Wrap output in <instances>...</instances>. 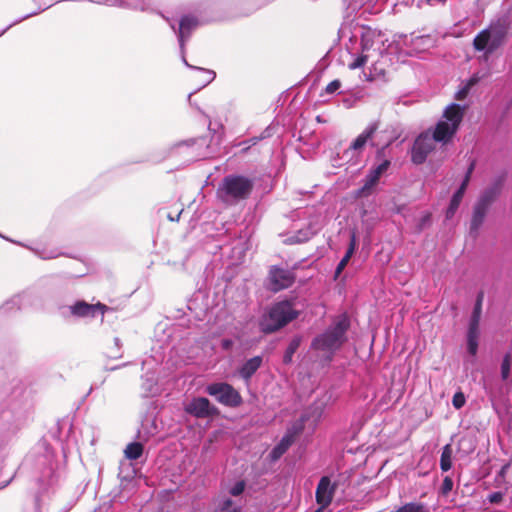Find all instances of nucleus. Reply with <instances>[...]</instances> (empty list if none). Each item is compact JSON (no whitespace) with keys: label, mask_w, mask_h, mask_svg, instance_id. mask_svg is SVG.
<instances>
[{"label":"nucleus","mask_w":512,"mask_h":512,"mask_svg":"<svg viewBox=\"0 0 512 512\" xmlns=\"http://www.w3.org/2000/svg\"><path fill=\"white\" fill-rule=\"evenodd\" d=\"M198 25V22L193 17H183L180 21L179 27V41L181 47L184 44L185 38L188 37L189 32Z\"/></svg>","instance_id":"15"},{"label":"nucleus","mask_w":512,"mask_h":512,"mask_svg":"<svg viewBox=\"0 0 512 512\" xmlns=\"http://www.w3.org/2000/svg\"><path fill=\"white\" fill-rule=\"evenodd\" d=\"M294 281L293 274L284 269L274 268L270 272V288L273 291L289 287Z\"/></svg>","instance_id":"10"},{"label":"nucleus","mask_w":512,"mask_h":512,"mask_svg":"<svg viewBox=\"0 0 512 512\" xmlns=\"http://www.w3.org/2000/svg\"><path fill=\"white\" fill-rule=\"evenodd\" d=\"M394 512H428V509L421 503L412 502L405 504Z\"/></svg>","instance_id":"22"},{"label":"nucleus","mask_w":512,"mask_h":512,"mask_svg":"<svg viewBox=\"0 0 512 512\" xmlns=\"http://www.w3.org/2000/svg\"><path fill=\"white\" fill-rule=\"evenodd\" d=\"M184 62H185V65H187V67H190V64H188V62H186L185 60H184Z\"/></svg>","instance_id":"40"},{"label":"nucleus","mask_w":512,"mask_h":512,"mask_svg":"<svg viewBox=\"0 0 512 512\" xmlns=\"http://www.w3.org/2000/svg\"><path fill=\"white\" fill-rule=\"evenodd\" d=\"M378 129V123L374 122L367 126V128L352 142L350 148L354 151H361L368 140L372 138Z\"/></svg>","instance_id":"12"},{"label":"nucleus","mask_w":512,"mask_h":512,"mask_svg":"<svg viewBox=\"0 0 512 512\" xmlns=\"http://www.w3.org/2000/svg\"><path fill=\"white\" fill-rule=\"evenodd\" d=\"M209 395L225 405L236 406L240 403V396L236 390L226 383H215L207 387Z\"/></svg>","instance_id":"8"},{"label":"nucleus","mask_w":512,"mask_h":512,"mask_svg":"<svg viewBox=\"0 0 512 512\" xmlns=\"http://www.w3.org/2000/svg\"><path fill=\"white\" fill-rule=\"evenodd\" d=\"M384 151V147L377 151V159L379 163L372 168L367 175L365 183L360 190V195L369 193V191L377 184L380 177L388 170L390 160L384 157Z\"/></svg>","instance_id":"7"},{"label":"nucleus","mask_w":512,"mask_h":512,"mask_svg":"<svg viewBox=\"0 0 512 512\" xmlns=\"http://www.w3.org/2000/svg\"><path fill=\"white\" fill-rule=\"evenodd\" d=\"M314 512H321V509H317V510H316V511H314Z\"/></svg>","instance_id":"43"},{"label":"nucleus","mask_w":512,"mask_h":512,"mask_svg":"<svg viewBox=\"0 0 512 512\" xmlns=\"http://www.w3.org/2000/svg\"><path fill=\"white\" fill-rule=\"evenodd\" d=\"M479 324H480V320L479 319L471 318L467 336H469V337H472V336L473 337H479V334H480Z\"/></svg>","instance_id":"27"},{"label":"nucleus","mask_w":512,"mask_h":512,"mask_svg":"<svg viewBox=\"0 0 512 512\" xmlns=\"http://www.w3.org/2000/svg\"><path fill=\"white\" fill-rule=\"evenodd\" d=\"M505 30L500 25H490L482 30L473 41V46L477 51H484L486 56L495 51L503 43Z\"/></svg>","instance_id":"4"},{"label":"nucleus","mask_w":512,"mask_h":512,"mask_svg":"<svg viewBox=\"0 0 512 512\" xmlns=\"http://www.w3.org/2000/svg\"><path fill=\"white\" fill-rule=\"evenodd\" d=\"M471 318L479 319V320L481 318V299L480 298L478 299V301L474 307Z\"/></svg>","instance_id":"33"},{"label":"nucleus","mask_w":512,"mask_h":512,"mask_svg":"<svg viewBox=\"0 0 512 512\" xmlns=\"http://www.w3.org/2000/svg\"><path fill=\"white\" fill-rule=\"evenodd\" d=\"M356 245H357V243H356V235H355V233H352L351 239H350L349 248H348V250H347V252H346V254H345V256L343 258H345L346 260L349 261L350 258L353 255L355 249H356Z\"/></svg>","instance_id":"30"},{"label":"nucleus","mask_w":512,"mask_h":512,"mask_svg":"<svg viewBox=\"0 0 512 512\" xmlns=\"http://www.w3.org/2000/svg\"><path fill=\"white\" fill-rule=\"evenodd\" d=\"M184 62H185V65H187V67H190V64H188V62H186L185 60H184Z\"/></svg>","instance_id":"41"},{"label":"nucleus","mask_w":512,"mask_h":512,"mask_svg":"<svg viewBox=\"0 0 512 512\" xmlns=\"http://www.w3.org/2000/svg\"><path fill=\"white\" fill-rule=\"evenodd\" d=\"M452 447L450 444H447L443 447L441 459H440V466L443 471H448L452 467Z\"/></svg>","instance_id":"18"},{"label":"nucleus","mask_w":512,"mask_h":512,"mask_svg":"<svg viewBox=\"0 0 512 512\" xmlns=\"http://www.w3.org/2000/svg\"><path fill=\"white\" fill-rule=\"evenodd\" d=\"M348 328V318L339 317L330 329L314 340V347L324 354H332L345 342V333Z\"/></svg>","instance_id":"2"},{"label":"nucleus","mask_w":512,"mask_h":512,"mask_svg":"<svg viewBox=\"0 0 512 512\" xmlns=\"http://www.w3.org/2000/svg\"><path fill=\"white\" fill-rule=\"evenodd\" d=\"M217 512H240V510L232 500L224 499L220 502Z\"/></svg>","instance_id":"24"},{"label":"nucleus","mask_w":512,"mask_h":512,"mask_svg":"<svg viewBox=\"0 0 512 512\" xmlns=\"http://www.w3.org/2000/svg\"><path fill=\"white\" fill-rule=\"evenodd\" d=\"M429 218H430L429 216H426L425 221H429Z\"/></svg>","instance_id":"42"},{"label":"nucleus","mask_w":512,"mask_h":512,"mask_svg":"<svg viewBox=\"0 0 512 512\" xmlns=\"http://www.w3.org/2000/svg\"><path fill=\"white\" fill-rule=\"evenodd\" d=\"M464 111L465 107L458 104L448 105L434 130L426 131L417 137L411 155L415 164L425 162L428 155L435 150L436 142L446 144L452 140L463 120Z\"/></svg>","instance_id":"1"},{"label":"nucleus","mask_w":512,"mask_h":512,"mask_svg":"<svg viewBox=\"0 0 512 512\" xmlns=\"http://www.w3.org/2000/svg\"><path fill=\"white\" fill-rule=\"evenodd\" d=\"M298 345H299V341L298 340H294V341L291 342V344L289 346V349H288V354L285 357L286 361L290 360L292 353H294V351L297 349Z\"/></svg>","instance_id":"34"},{"label":"nucleus","mask_w":512,"mask_h":512,"mask_svg":"<svg viewBox=\"0 0 512 512\" xmlns=\"http://www.w3.org/2000/svg\"><path fill=\"white\" fill-rule=\"evenodd\" d=\"M373 44H370V39L367 36L363 37L362 41V52L363 54L358 56L353 62L349 64L350 69H357L362 67L369 59L373 57V53H370L371 47Z\"/></svg>","instance_id":"13"},{"label":"nucleus","mask_w":512,"mask_h":512,"mask_svg":"<svg viewBox=\"0 0 512 512\" xmlns=\"http://www.w3.org/2000/svg\"><path fill=\"white\" fill-rule=\"evenodd\" d=\"M335 493V485H333L328 477H322L316 489V502L321 512L330 505Z\"/></svg>","instance_id":"9"},{"label":"nucleus","mask_w":512,"mask_h":512,"mask_svg":"<svg viewBox=\"0 0 512 512\" xmlns=\"http://www.w3.org/2000/svg\"><path fill=\"white\" fill-rule=\"evenodd\" d=\"M510 370H511V355L506 354L503 357L502 363H501V378L502 380H507L510 376Z\"/></svg>","instance_id":"23"},{"label":"nucleus","mask_w":512,"mask_h":512,"mask_svg":"<svg viewBox=\"0 0 512 512\" xmlns=\"http://www.w3.org/2000/svg\"><path fill=\"white\" fill-rule=\"evenodd\" d=\"M474 169V165L471 164L470 167L468 168L466 174H465V177L460 185V187L458 188V190L456 192L464 195L465 194V191L469 185V182H470V179H471V174H472V171Z\"/></svg>","instance_id":"26"},{"label":"nucleus","mask_w":512,"mask_h":512,"mask_svg":"<svg viewBox=\"0 0 512 512\" xmlns=\"http://www.w3.org/2000/svg\"><path fill=\"white\" fill-rule=\"evenodd\" d=\"M104 309L105 306L101 304L89 305L85 302H79L71 308V311L78 316H93L96 311H100L103 314Z\"/></svg>","instance_id":"14"},{"label":"nucleus","mask_w":512,"mask_h":512,"mask_svg":"<svg viewBox=\"0 0 512 512\" xmlns=\"http://www.w3.org/2000/svg\"><path fill=\"white\" fill-rule=\"evenodd\" d=\"M340 86H341L340 81H338V80H334V81L330 82V83L326 86L325 91H326L327 93H329V94H332V93H334L335 91H337V90L340 88Z\"/></svg>","instance_id":"32"},{"label":"nucleus","mask_w":512,"mask_h":512,"mask_svg":"<svg viewBox=\"0 0 512 512\" xmlns=\"http://www.w3.org/2000/svg\"><path fill=\"white\" fill-rule=\"evenodd\" d=\"M478 75H473L470 79H468L466 82H463L459 90L456 92V99L457 100H464L467 95L469 94L470 89L476 85L479 81Z\"/></svg>","instance_id":"17"},{"label":"nucleus","mask_w":512,"mask_h":512,"mask_svg":"<svg viewBox=\"0 0 512 512\" xmlns=\"http://www.w3.org/2000/svg\"><path fill=\"white\" fill-rule=\"evenodd\" d=\"M509 468V464H506L501 469V475H504Z\"/></svg>","instance_id":"39"},{"label":"nucleus","mask_w":512,"mask_h":512,"mask_svg":"<svg viewBox=\"0 0 512 512\" xmlns=\"http://www.w3.org/2000/svg\"><path fill=\"white\" fill-rule=\"evenodd\" d=\"M348 262H349L348 260H346L345 258H342V260L340 261V263L338 264V266L336 268V271H335L336 276L340 275V273L345 268V266L347 265Z\"/></svg>","instance_id":"35"},{"label":"nucleus","mask_w":512,"mask_h":512,"mask_svg":"<svg viewBox=\"0 0 512 512\" xmlns=\"http://www.w3.org/2000/svg\"><path fill=\"white\" fill-rule=\"evenodd\" d=\"M501 499H502L501 493H494L490 496V502H492V503H498L501 501Z\"/></svg>","instance_id":"37"},{"label":"nucleus","mask_w":512,"mask_h":512,"mask_svg":"<svg viewBox=\"0 0 512 512\" xmlns=\"http://www.w3.org/2000/svg\"><path fill=\"white\" fill-rule=\"evenodd\" d=\"M463 197H464V195H462L458 192H455L453 194L450 204L446 210V219H451L455 215L457 209L460 206V203H461Z\"/></svg>","instance_id":"20"},{"label":"nucleus","mask_w":512,"mask_h":512,"mask_svg":"<svg viewBox=\"0 0 512 512\" xmlns=\"http://www.w3.org/2000/svg\"><path fill=\"white\" fill-rule=\"evenodd\" d=\"M231 345H232V342H231L230 340H223V341H222V346H223L225 349H228Z\"/></svg>","instance_id":"38"},{"label":"nucleus","mask_w":512,"mask_h":512,"mask_svg":"<svg viewBox=\"0 0 512 512\" xmlns=\"http://www.w3.org/2000/svg\"><path fill=\"white\" fill-rule=\"evenodd\" d=\"M466 402L465 396L462 392H457L454 394L452 399V404L456 409H460L464 406Z\"/></svg>","instance_id":"29"},{"label":"nucleus","mask_w":512,"mask_h":512,"mask_svg":"<svg viewBox=\"0 0 512 512\" xmlns=\"http://www.w3.org/2000/svg\"><path fill=\"white\" fill-rule=\"evenodd\" d=\"M496 191L494 189L485 190L473 207V213L470 222V230L477 232L484 223L488 210L496 198Z\"/></svg>","instance_id":"5"},{"label":"nucleus","mask_w":512,"mask_h":512,"mask_svg":"<svg viewBox=\"0 0 512 512\" xmlns=\"http://www.w3.org/2000/svg\"><path fill=\"white\" fill-rule=\"evenodd\" d=\"M297 316L298 311L292 307L290 302H279L263 317L260 326L264 332H273L285 326Z\"/></svg>","instance_id":"3"},{"label":"nucleus","mask_w":512,"mask_h":512,"mask_svg":"<svg viewBox=\"0 0 512 512\" xmlns=\"http://www.w3.org/2000/svg\"><path fill=\"white\" fill-rule=\"evenodd\" d=\"M252 189L250 180L244 177H227L222 184V191L226 196L232 199H242L247 197Z\"/></svg>","instance_id":"6"},{"label":"nucleus","mask_w":512,"mask_h":512,"mask_svg":"<svg viewBox=\"0 0 512 512\" xmlns=\"http://www.w3.org/2000/svg\"><path fill=\"white\" fill-rule=\"evenodd\" d=\"M124 453L126 458L130 460L138 459L143 453V446L137 442L130 443L124 450Z\"/></svg>","instance_id":"21"},{"label":"nucleus","mask_w":512,"mask_h":512,"mask_svg":"<svg viewBox=\"0 0 512 512\" xmlns=\"http://www.w3.org/2000/svg\"><path fill=\"white\" fill-rule=\"evenodd\" d=\"M262 358L260 356H255L242 366L240 369V374L243 378L248 379L250 378L256 370L261 366Z\"/></svg>","instance_id":"16"},{"label":"nucleus","mask_w":512,"mask_h":512,"mask_svg":"<svg viewBox=\"0 0 512 512\" xmlns=\"http://www.w3.org/2000/svg\"><path fill=\"white\" fill-rule=\"evenodd\" d=\"M452 485H453L452 480L450 478L446 477L444 479V481H443V489H444V491L445 492L450 491L452 489Z\"/></svg>","instance_id":"36"},{"label":"nucleus","mask_w":512,"mask_h":512,"mask_svg":"<svg viewBox=\"0 0 512 512\" xmlns=\"http://www.w3.org/2000/svg\"><path fill=\"white\" fill-rule=\"evenodd\" d=\"M213 407L211 406L207 398L199 397L193 399L189 404L185 406V411L198 418H203L213 413Z\"/></svg>","instance_id":"11"},{"label":"nucleus","mask_w":512,"mask_h":512,"mask_svg":"<svg viewBox=\"0 0 512 512\" xmlns=\"http://www.w3.org/2000/svg\"><path fill=\"white\" fill-rule=\"evenodd\" d=\"M244 491V483L239 481L235 483L232 488L230 489V494L233 496H238Z\"/></svg>","instance_id":"31"},{"label":"nucleus","mask_w":512,"mask_h":512,"mask_svg":"<svg viewBox=\"0 0 512 512\" xmlns=\"http://www.w3.org/2000/svg\"><path fill=\"white\" fill-rule=\"evenodd\" d=\"M293 438L291 435H286L283 437L281 442L272 450L271 455L273 459H278L288 447L292 444Z\"/></svg>","instance_id":"19"},{"label":"nucleus","mask_w":512,"mask_h":512,"mask_svg":"<svg viewBox=\"0 0 512 512\" xmlns=\"http://www.w3.org/2000/svg\"><path fill=\"white\" fill-rule=\"evenodd\" d=\"M195 69L199 73L200 82H201L202 86H205L208 83H210L215 77V73L213 71L202 69V68H195Z\"/></svg>","instance_id":"25"},{"label":"nucleus","mask_w":512,"mask_h":512,"mask_svg":"<svg viewBox=\"0 0 512 512\" xmlns=\"http://www.w3.org/2000/svg\"><path fill=\"white\" fill-rule=\"evenodd\" d=\"M478 338L479 337H469L467 336V350L469 354L475 356L478 350Z\"/></svg>","instance_id":"28"}]
</instances>
